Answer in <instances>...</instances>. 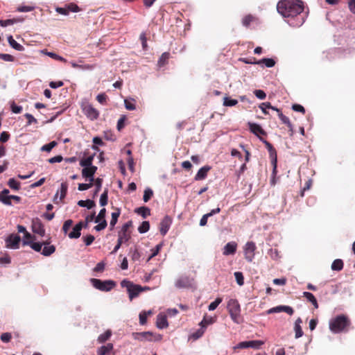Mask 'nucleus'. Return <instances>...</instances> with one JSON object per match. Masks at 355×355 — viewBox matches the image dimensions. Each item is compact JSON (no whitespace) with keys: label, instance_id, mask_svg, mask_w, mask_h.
Here are the masks:
<instances>
[{"label":"nucleus","instance_id":"1","mask_svg":"<svg viewBox=\"0 0 355 355\" xmlns=\"http://www.w3.org/2000/svg\"><path fill=\"white\" fill-rule=\"evenodd\" d=\"M278 12L284 17H294L304 10L303 3L300 0H282L277 6Z\"/></svg>","mask_w":355,"mask_h":355},{"label":"nucleus","instance_id":"2","mask_svg":"<svg viewBox=\"0 0 355 355\" xmlns=\"http://www.w3.org/2000/svg\"><path fill=\"white\" fill-rule=\"evenodd\" d=\"M349 324L348 318L340 315L329 321V329L334 334H338L344 330Z\"/></svg>","mask_w":355,"mask_h":355},{"label":"nucleus","instance_id":"3","mask_svg":"<svg viewBox=\"0 0 355 355\" xmlns=\"http://www.w3.org/2000/svg\"><path fill=\"white\" fill-rule=\"evenodd\" d=\"M227 309L231 319L236 324L241 322V306L239 302L235 299H230L227 305Z\"/></svg>","mask_w":355,"mask_h":355},{"label":"nucleus","instance_id":"4","mask_svg":"<svg viewBox=\"0 0 355 355\" xmlns=\"http://www.w3.org/2000/svg\"><path fill=\"white\" fill-rule=\"evenodd\" d=\"M91 282L94 288L102 291H110L116 285L112 280L101 281L98 279H92Z\"/></svg>","mask_w":355,"mask_h":355},{"label":"nucleus","instance_id":"5","mask_svg":"<svg viewBox=\"0 0 355 355\" xmlns=\"http://www.w3.org/2000/svg\"><path fill=\"white\" fill-rule=\"evenodd\" d=\"M34 236H32L28 232H26L24 235L23 245H29L35 252H41L42 244L40 242L33 241Z\"/></svg>","mask_w":355,"mask_h":355},{"label":"nucleus","instance_id":"6","mask_svg":"<svg viewBox=\"0 0 355 355\" xmlns=\"http://www.w3.org/2000/svg\"><path fill=\"white\" fill-rule=\"evenodd\" d=\"M132 336L135 340L139 341H153L159 340L161 339L160 336H155L150 331L132 333Z\"/></svg>","mask_w":355,"mask_h":355},{"label":"nucleus","instance_id":"7","mask_svg":"<svg viewBox=\"0 0 355 355\" xmlns=\"http://www.w3.org/2000/svg\"><path fill=\"white\" fill-rule=\"evenodd\" d=\"M256 245L252 241L247 242L243 246L245 259L248 262H252L255 256Z\"/></svg>","mask_w":355,"mask_h":355},{"label":"nucleus","instance_id":"8","mask_svg":"<svg viewBox=\"0 0 355 355\" xmlns=\"http://www.w3.org/2000/svg\"><path fill=\"white\" fill-rule=\"evenodd\" d=\"M263 344L264 342L259 340L243 341L234 346V349L245 348L259 349Z\"/></svg>","mask_w":355,"mask_h":355},{"label":"nucleus","instance_id":"9","mask_svg":"<svg viewBox=\"0 0 355 355\" xmlns=\"http://www.w3.org/2000/svg\"><path fill=\"white\" fill-rule=\"evenodd\" d=\"M21 238L15 234H10L6 239V247L12 249H17L19 247Z\"/></svg>","mask_w":355,"mask_h":355},{"label":"nucleus","instance_id":"10","mask_svg":"<svg viewBox=\"0 0 355 355\" xmlns=\"http://www.w3.org/2000/svg\"><path fill=\"white\" fill-rule=\"evenodd\" d=\"M32 231L41 236L45 235L44 227L39 218H35L32 220Z\"/></svg>","mask_w":355,"mask_h":355},{"label":"nucleus","instance_id":"11","mask_svg":"<svg viewBox=\"0 0 355 355\" xmlns=\"http://www.w3.org/2000/svg\"><path fill=\"white\" fill-rule=\"evenodd\" d=\"M282 311L288 313L290 315H293V308L289 306H285V305H279V306H277L275 307H272V308L268 309L266 311V313H267V314H271V313H280Z\"/></svg>","mask_w":355,"mask_h":355},{"label":"nucleus","instance_id":"12","mask_svg":"<svg viewBox=\"0 0 355 355\" xmlns=\"http://www.w3.org/2000/svg\"><path fill=\"white\" fill-rule=\"evenodd\" d=\"M85 114L90 119H96L99 115V112L91 105H86L83 107Z\"/></svg>","mask_w":355,"mask_h":355},{"label":"nucleus","instance_id":"13","mask_svg":"<svg viewBox=\"0 0 355 355\" xmlns=\"http://www.w3.org/2000/svg\"><path fill=\"white\" fill-rule=\"evenodd\" d=\"M96 170L97 167L95 166L83 168L82 170V175L83 178H88L89 182H93Z\"/></svg>","mask_w":355,"mask_h":355},{"label":"nucleus","instance_id":"14","mask_svg":"<svg viewBox=\"0 0 355 355\" xmlns=\"http://www.w3.org/2000/svg\"><path fill=\"white\" fill-rule=\"evenodd\" d=\"M172 220L171 218L168 216H165L162 221L160 222L159 225V231L160 233L164 236L165 235L167 232L168 231L171 225Z\"/></svg>","mask_w":355,"mask_h":355},{"label":"nucleus","instance_id":"15","mask_svg":"<svg viewBox=\"0 0 355 355\" xmlns=\"http://www.w3.org/2000/svg\"><path fill=\"white\" fill-rule=\"evenodd\" d=\"M41 243L42 244V246L44 245V248L42 250V255L49 257L55 252V247L53 245H50V242L44 241Z\"/></svg>","mask_w":355,"mask_h":355},{"label":"nucleus","instance_id":"16","mask_svg":"<svg viewBox=\"0 0 355 355\" xmlns=\"http://www.w3.org/2000/svg\"><path fill=\"white\" fill-rule=\"evenodd\" d=\"M144 291V288L141 286L133 284L128 291L130 300H132L133 298L137 297L139 294Z\"/></svg>","mask_w":355,"mask_h":355},{"label":"nucleus","instance_id":"17","mask_svg":"<svg viewBox=\"0 0 355 355\" xmlns=\"http://www.w3.org/2000/svg\"><path fill=\"white\" fill-rule=\"evenodd\" d=\"M236 248L237 244L235 242H229L224 246L223 253L225 256L234 254L236 251Z\"/></svg>","mask_w":355,"mask_h":355},{"label":"nucleus","instance_id":"18","mask_svg":"<svg viewBox=\"0 0 355 355\" xmlns=\"http://www.w3.org/2000/svg\"><path fill=\"white\" fill-rule=\"evenodd\" d=\"M119 238L117 240V244L114 248V250H112V253L114 254L116 253L119 249L121 248L122 243L128 242L129 239H130V235H126L125 234H119Z\"/></svg>","mask_w":355,"mask_h":355},{"label":"nucleus","instance_id":"19","mask_svg":"<svg viewBox=\"0 0 355 355\" xmlns=\"http://www.w3.org/2000/svg\"><path fill=\"white\" fill-rule=\"evenodd\" d=\"M156 325L159 329H164L168 326L166 316L162 313L157 316Z\"/></svg>","mask_w":355,"mask_h":355},{"label":"nucleus","instance_id":"20","mask_svg":"<svg viewBox=\"0 0 355 355\" xmlns=\"http://www.w3.org/2000/svg\"><path fill=\"white\" fill-rule=\"evenodd\" d=\"M82 62H83L81 60L79 61V63H77L74 61H71L70 62V64L73 68L79 69L82 70H92L95 67V65L94 64H82Z\"/></svg>","mask_w":355,"mask_h":355},{"label":"nucleus","instance_id":"21","mask_svg":"<svg viewBox=\"0 0 355 355\" xmlns=\"http://www.w3.org/2000/svg\"><path fill=\"white\" fill-rule=\"evenodd\" d=\"M191 280L188 277H181L175 282V286L178 288H187L191 286Z\"/></svg>","mask_w":355,"mask_h":355},{"label":"nucleus","instance_id":"22","mask_svg":"<svg viewBox=\"0 0 355 355\" xmlns=\"http://www.w3.org/2000/svg\"><path fill=\"white\" fill-rule=\"evenodd\" d=\"M83 227L82 223H79L76 224L74 227L73 228V230L69 234V237L70 239H78L80 236V231Z\"/></svg>","mask_w":355,"mask_h":355},{"label":"nucleus","instance_id":"23","mask_svg":"<svg viewBox=\"0 0 355 355\" xmlns=\"http://www.w3.org/2000/svg\"><path fill=\"white\" fill-rule=\"evenodd\" d=\"M210 167L208 166H205L200 168L195 176L196 180H203L206 178L207 175V172L210 170Z\"/></svg>","mask_w":355,"mask_h":355},{"label":"nucleus","instance_id":"24","mask_svg":"<svg viewBox=\"0 0 355 355\" xmlns=\"http://www.w3.org/2000/svg\"><path fill=\"white\" fill-rule=\"evenodd\" d=\"M251 63L254 64H265L266 67L270 68V67H272L275 66V61L272 58H263L260 60H258L257 62H251Z\"/></svg>","mask_w":355,"mask_h":355},{"label":"nucleus","instance_id":"25","mask_svg":"<svg viewBox=\"0 0 355 355\" xmlns=\"http://www.w3.org/2000/svg\"><path fill=\"white\" fill-rule=\"evenodd\" d=\"M250 130L255 135H265V131L262 129V128L257 123H250Z\"/></svg>","mask_w":355,"mask_h":355},{"label":"nucleus","instance_id":"26","mask_svg":"<svg viewBox=\"0 0 355 355\" xmlns=\"http://www.w3.org/2000/svg\"><path fill=\"white\" fill-rule=\"evenodd\" d=\"M8 42L9 44L17 51H21L24 49V46L20 44L17 43L11 35L8 37Z\"/></svg>","mask_w":355,"mask_h":355},{"label":"nucleus","instance_id":"27","mask_svg":"<svg viewBox=\"0 0 355 355\" xmlns=\"http://www.w3.org/2000/svg\"><path fill=\"white\" fill-rule=\"evenodd\" d=\"M303 295L304 297H305L306 298V300L308 301H309L310 302H311V304L314 306V307L315 309H318V302L315 297V296L311 293H309V292H304L303 293Z\"/></svg>","mask_w":355,"mask_h":355},{"label":"nucleus","instance_id":"28","mask_svg":"<svg viewBox=\"0 0 355 355\" xmlns=\"http://www.w3.org/2000/svg\"><path fill=\"white\" fill-rule=\"evenodd\" d=\"M113 349V345L111 343H108L106 345L101 346L98 349V355H106Z\"/></svg>","mask_w":355,"mask_h":355},{"label":"nucleus","instance_id":"29","mask_svg":"<svg viewBox=\"0 0 355 355\" xmlns=\"http://www.w3.org/2000/svg\"><path fill=\"white\" fill-rule=\"evenodd\" d=\"M78 205L80 207H87V209H92L95 207V202L92 200H79L78 202Z\"/></svg>","mask_w":355,"mask_h":355},{"label":"nucleus","instance_id":"30","mask_svg":"<svg viewBox=\"0 0 355 355\" xmlns=\"http://www.w3.org/2000/svg\"><path fill=\"white\" fill-rule=\"evenodd\" d=\"M93 159H94L93 156H89L85 159H81L80 162V165L83 168L94 166L92 165Z\"/></svg>","mask_w":355,"mask_h":355},{"label":"nucleus","instance_id":"31","mask_svg":"<svg viewBox=\"0 0 355 355\" xmlns=\"http://www.w3.org/2000/svg\"><path fill=\"white\" fill-rule=\"evenodd\" d=\"M120 210L119 209H116V211L112 213V218L110 223V227L112 229L114 225L116 224L118 218L120 216Z\"/></svg>","mask_w":355,"mask_h":355},{"label":"nucleus","instance_id":"32","mask_svg":"<svg viewBox=\"0 0 355 355\" xmlns=\"http://www.w3.org/2000/svg\"><path fill=\"white\" fill-rule=\"evenodd\" d=\"M152 314V311L150 310L148 311H141L139 313V322L141 324H144L146 322L147 318L148 315Z\"/></svg>","mask_w":355,"mask_h":355},{"label":"nucleus","instance_id":"33","mask_svg":"<svg viewBox=\"0 0 355 355\" xmlns=\"http://www.w3.org/2000/svg\"><path fill=\"white\" fill-rule=\"evenodd\" d=\"M343 268V262L341 259H336L331 264V269L333 270H341Z\"/></svg>","mask_w":355,"mask_h":355},{"label":"nucleus","instance_id":"34","mask_svg":"<svg viewBox=\"0 0 355 355\" xmlns=\"http://www.w3.org/2000/svg\"><path fill=\"white\" fill-rule=\"evenodd\" d=\"M135 101L134 99H125L124 105L127 110H135L136 109Z\"/></svg>","mask_w":355,"mask_h":355},{"label":"nucleus","instance_id":"35","mask_svg":"<svg viewBox=\"0 0 355 355\" xmlns=\"http://www.w3.org/2000/svg\"><path fill=\"white\" fill-rule=\"evenodd\" d=\"M205 331V329L204 328H202V327H200V328L199 329H198L196 332L193 333L190 336V338H192L193 340H196L200 338V337H202V335L204 334Z\"/></svg>","mask_w":355,"mask_h":355},{"label":"nucleus","instance_id":"36","mask_svg":"<svg viewBox=\"0 0 355 355\" xmlns=\"http://www.w3.org/2000/svg\"><path fill=\"white\" fill-rule=\"evenodd\" d=\"M280 120L284 123V124L287 125V126L289 128L291 131H293V125L290 122L289 119L284 115L282 112H279L278 114Z\"/></svg>","mask_w":355,"mask_h":355},{"label":"nucleus","instance_id":"37","mask_svg":"<svg viewBox=\"0 0 355 355\" xmlns=\"http://www.w3.org/2000/svg\"><path fill=\"white\" fill-rule=\"evenodd\" d=\"M150 229V224L148 221H144L138 227V231L141 234L147 232Z\"/></svg>","mask_w":355,"mask_h":355},{"label":"nucleus","instance_id":"38","mask_svg":"<svg viewBox=\"0 0 355 355\" xmlns=\"http://www.w3.org/2000/svg\"><path fill=\"white\" fill-rule=\"evenodd\" d=\"M111 335V331L107 330L104 334H102L98 336V341L101 343H104L110 338Z\"/></svg>","mask_w":355,"mask_h":355},{"label":"nucleus","instance_id":"39","mask_svg":"<svg viewBox=\"0 0 355 355\" xmlns=\"http://www.w3.org/2000/svg\"><path fill=\"white\" fill-rule=\"evenodd\" d=\"M214 322V320L213 318H211V317H209V318L205 317L202 319V320L200 322L199 324H200V327H202V328H204L205 329L207 325L213 324Z\"/></svg>","mask_w":355,"mask_h":355},{"label":"nucleus","instance_id":"40","mask_svg":"<svg viewBox=\"0 0 355 355\" xmlns=\"http://www.w3.org/2000/svg\"><path fill=\"white\" fill-rule=\"evenodd\" d=\"M130 255L132 261H138L140 259L141 254L137 248L130 249Z\"/></svg>","mask_w":355,"mask_h":355},{"label":"nucleus","instance_id":"41","mask_svg":"<svg viewBox=\"0 0 355 355\" xmlns=\"http://www.w3.org/2000/svg\"><path fill=\"white\" fill-rule=\"evenodd\" d=\"M56 146H57V142L55 141H53L42 146L41 150L46 151V152H50Z\"/></svg>","mask_w":355,"mask_h":355},{"label":"nucleus","instance_id":"42","mask_svg":"<svg viewBox=\"0 0 355 355\" xmlns=\"http://www.w3.org/2000/svg\"><path fill=\"white\" fill-rule=\"evenodd\" d=\"M93 182H94V184L96 187V189H95V191H94V196H96L99 192V191L101 189L102 183H103V180L101 178H98L96 179H94Z\"/></svg>","mask_w":355,"mask_h":355},{"label":"nucleus","instance_id":"43","mask_svg":"<svg viewBox=\"0 0 355 355\" xmlns=\"http://www.w3.org/2000/svg\"><path fill=\"white\" fill-rule=\"evenodd\" d=\"M132 225V221H128L125 223L124 225H123L121 231L119 232V234H126V235H130V232H128V229Z\"/></svg>","mask_w":355,"mask_h":355},{"label":"nucleus","instance_id":"44","mask_svg":"<svg viewBox=\"0 0 355 355\" xmlns=\"http://www.w3.org/2000/svg\"><path fill=\"white\" fill-rule=\"evenodd\" d=\"M168 58H169L168 53L165 52V53H162V55H161V57L159 58V59L158 60V65L159 67L164 65L166 63Z\"/></svg>","mask_w":355,"mask_h":355},{"label":"nucleus","instance_id":"45","mask_svg":"<svg viewBox=\"0 0 355 355\" xmlns=\"http://www.w3.org/2000/svg\"><path fill=\"white\" fill-rule=\"evenodd\" d=\"M107 190H105L104 192L101 195L99 202L100 205L103 207L107 204L108 196Z\"/></svg>","mask_w":355,"mask_h":355},{"label":"nucleus","instance_id":"46","mask_svg":"<svg viewBox=\"0 0 355 355\" xmlns=\"http://www.w3.org/2000/svg\"><path fill=\"white\" fill-rule=\"evenodd\" d=\"M67 189H68V185L67 183L63 182L61 184L60 189V200L63 199L65 197V196L67 194Z\"/></svg>","mask_w":355,"mask_h":355},{"label":"nucleus","instance_id":"47","mask_svg":"<svg viewBox=\"0 0 355 355\" xmlns=\"http://www.w3.org/2000/svg\"><path fill=\"white\" fill-rule=\"evenodd\" d=\"M153 195V190L150 188L145 189L143 196V200L145 202H148Z\"/></svg>","mask_w":355,"mask_h":355},{"label":"nucleus","instance_id":"48","mask_svg":"<svg viewBox=\"0 0 355 355\" xmlns=\"http://www.w3.org/2000/svg\"><path fill=\"white\" fill-rule=\"evenodd\" d=\"M222 302V298L217 297L214 302H212L208 307L209 311L215 310L217 306Z\"/></svg>","mask_w":355,"mask_h":355},{"label":"nucleus","instance_id":"49","mask_svg":"<svg viewBox=\"0 0 355 355\" xmlns=\"http://www.w3.org/2000/svg\"><path fill=\"white\" fill-rule=\"evenodd\" d=\"M234 277L237 284L239 286H243L244 284V278L242 272H235Z\"/></svg>","mask_w":355,"mask_h":355},{"label":"nucleus","instance_id":"50","mask_svg":"<svg viewBox=\"0 0 355 355\" xmlns=\"http://www.w3.org/2000/svg\"><path fill=\"white\" fill-rule=\"evenodd\" d=\"M238 103L237 100L225 97L223 99V105L225 106H234Z\"/></svg>","mask_w":355,"mask_h":355},{"label":"nucleus","instance_id":"51","mask_svg":"<svg viewBox=\"0 0 355 355\" xmlns=\"http://www.w3.org/2000/svg\"><path fill=\"white\" fill-rule=\"evenodd\" d=\"M105 213H106V209L105 208H103L102 209H101L98 216L95 218V223H98L101 220L102 221L103 220H105Z\"/></svg>","mask_w":355,"mask_h":355},{"label":"nucleus","instance_id":"52","mask_svg":"<svg viewBox=\"0 0 355 355\" xmlns=\"http://www.w3.org/2000/svg\"><path fill=\"white\" fill-rule=\"evenodd\" d=\"M0 201L6 205H11V197L8 195L0 194Z\"/></svg>","mask_w":355,"mask_h":355},{"label":"nucleus","instance_id":"53","mask_svg":"<svg viewBox=\"0 0 355 355\" xmlns=\"http://www.w3.org/2000/svg\"><path fill=\"white\" fill-rule=\"evenodd\" d=\"M19 182L14 178H11L8 180V185L12 189L18 190L19 189Z\"/></svg>","mask_w":355,"mask_h":355},{"label":"nucleus","instance_id":"54","mask_svg":"<svg viewBox=\"0 0 355 355\" xmlns=\"http://www.w3.org/2000/svg\"><path fill=\"white\" fill-rule=\"evenodd\" d=\"M46 55L55 60H60V61H62V62H67V60L65 58H64L62 56H60L59 55L55 53H53V52H47L46 53Z\"/></svg>","mask_w":355,"mask_h":355},{"label":"nucleus","instance_id":"55","mask_svg":"<svg viewBox=\"0 0 355 355\" xmlns=\"http://www.w3.org/2000/svg\"><path fill=\"white\" fill-rule=\"evenodd\" d=\"M98 225L94 227V230L99 232L103 230H104L107 226V221L106 220H101L100 222L97 223Z\"/></svg>","mask_w":355,"mask_h":355},{"label":"nucleus","instance_id":"56","mask_svg":"<svg viewBox=\"0 0 355 355\" xmlns=\"http://www.w3.org/2000/svg\"><path fill=\"white\" fill-rule=\"evenodd\" d=\"M17 20L16 19H6V20H0V25L3 27H6L7 26L12 25L16 23Z\"/></svg>","mask_w":355,"mask_h":355},{"label":"nucleus","instance_id":"57","mask_svg":"<svg viewBox=\"0 0 355 355\" xmlns=\"http://www.w3.org/2000/svg\"><path fill=\"white\" fill-rule=\"evenodd\" d=\"M10 108L12 112L15 114H19L22 111V107L17 105L15 103L10 104Z\"/></svg>","mask_w":355,"mask_h":355},{"label":"nucleus","instance_id":"58","mask_svg":"<svg viewBox=\"0 0 355 355\" xmlns=\"http://www.w3.org/2000/svg\"><path fill=\"white\" fill-rule=\"evenodd\" d=\"M93 185V182H89L88 184L80 183L78 184L79 191H85L90 189Z\"/></svg>","mask_w":355,"mask_h":355},{"label":"nucleus","instance_id":"59","mask_svg":"<svg viewBox=\"0 0 355 355\" xmlns=\"http://www.w3.org/2000/svg\"><path fill=\"white\" fill-rule=\"evenodd\" d=\"M137 211L144 218H146L147 216L150 215V209L147 207H140Z\"/></svg>","mask_w":355,"mask_h":355},{"label":"nucleus","instance_id":"60","mask_svg":"<svg viewBox=\"0 0 355 355\" xmlns=\"http://www.w3.org/2000/svg\"><path fill=\"white\" fill-rule=\"evenodd\" d=\"M254 94L257 98H258L259 99H261V100L264 99L266 96V93L263 90H261V89L254 90Z\"/></svg>","mask_w":355,"mask_h":355},{"label":"nucleus","instance_id":"61","mask_svg":"<svg viewBox=\"0 0 355 355\" xmlns=\"http://www.w3.org/2000/svg\"><path fill=\"white\" fill-rule=\"evenodd\" d=\"M294 331L295 333V338H299L302 336L303 331L301 326H294Z\"/></svg>","mask_w":355,"mask_h":355},{"label":"nucleus","instance_id":"62","mask_svg":"<svg viewBox=\"0 0 355 355\" xmlns=\"http://www.w3.org/2000/svg\"><path fill=\"white\" fill-rule=\"evenodd\" d=\"M0 58L6 62H12L14 60L12 55L6 53H0Z\"/></svg>","mask_w":355,"mask_h":355},{"label":"nucleus","instance_id":"63","mask_svg":"<svg viewBox=\"0 0 355 355\" xmlns=\"http://www.w3.org/2000/svg\"><path fill=\"white\" fill-rule=\"evenodd\" d=\"M73 221L71 220H67L64 223L62 230L66 234L71 226L72 225Z\"/></svg>","mask_w":355,"mask_h":355},{"label":"nucleus","instance_id":"64","mask_svg":"<svg viewBox=\"0 0 355 355\" xmlns=\"http://www.w3.org/2000/svg\"><path fill=\"white\" fill-rule=\"evenodd\" d=\"M134 284L127 279H123L121 282V286L123 287V288H127V291H129V289L130 288V287L133 285Z\"/></svg>","mask_w":355,"mask_h":355}]
</instances>
